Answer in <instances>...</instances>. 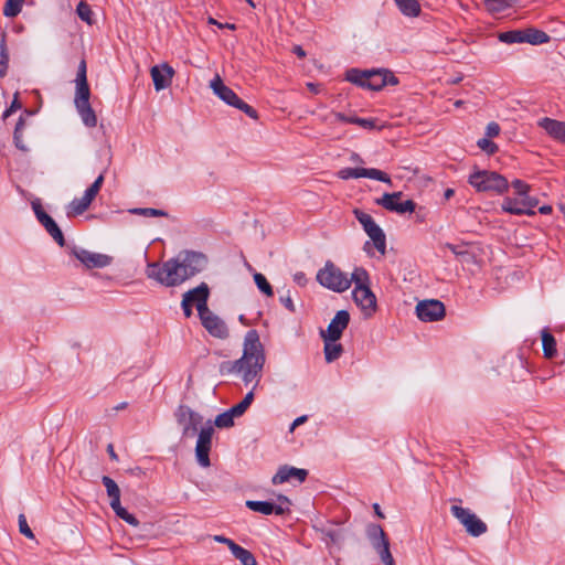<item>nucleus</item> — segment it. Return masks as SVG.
<instances>
[{
  "label": "nucleus",
  "mask_w": 565,
  "mask_h": 565,
  "mask_svg": "<svg viewBox=\"0 0 565 565\" xmlns=\"http://www.w3.org/2000/svg\"><path fill=\"white\" fill-rule=\"evenodd\" d=\"M213 540L215 542L223 543V544L227 545V547L230 548L231 552H233V548L238 545L233 540L227 539V537H225L223 535H215L213 537Z\"/></svg>",
  "instance_id": "nucleus-59"
},
{
  "label": "nucleus",
  "mask_w": 565,
  "mask_h": 565,
  "mask_svg": "<svg viewBox=\"0 0 565 565\" xmlns=\"http://www.w3.org/2000/svg\"><path fill=\"white\" fill-rule=\"evenodd\" d=\"M90 204L92 202H88L85 196L76 198L70 203L67 215H81L88 210Z\"/></svg>",
  "instance_id": "nucleus-38"
},
{
  "label": "nucleus",
  "mask_w": 565,
  "mask_h": 565,
  "mask_svg": "<svg viewBox=\"0 0 565 565\" xmlns=\"http://www.w3.org/2000/svg\"><path fill=\"white\" fill-rule=\"evenodd\" d=\"M266 361L265 350L260 342L259 334L256 330H248L244 338L243 355L233 361L221 364V372L238 373L242 375L243 382L247 385L255 382V388L262 377L263 367ZM254 401V390L249 391L245 397L236 405L232 406L231 414L236 417L242 416Z\"/></svg>",
  "instance_id": "nucleus-1"
},
{
  "label": "nucleus",
  "mask_w": 565,
  "mask_h": 565,
  "mask_svg": "<svg viewBox=\"0 0 565 565\" xmlns=\"http://www.w3.org/2000/svg\"><path fill=\"white\" fill-rule=\"evenodd\" d=\"M366 234L373 241L375 248L384 255L386 250V237L383 230L379 225H375L372 230H369Z\"/></svg>",
  "instance_id": "nucleus-28"
},
{
  "label": "nucleus",
  "mask_w": 565,
  "mask_h": 565,
  "mask_svg": "<svg viewBox=\"0 0 565 565\" xmlns=\"http://www.w3.org/2000/svg\"><path fill=\"white\" fill-rule=\"evenodd\" d=\"M350 322V313L347 310H340L335 313L327 330H321V338L329 340H340L343 331L348 328Z\"/></svg>",
  "instance_id": "nucleus-16"
},
{
  "label": "nucleus",
  "mask_w": 565,
  "mask_h": 565,
  "mask_svg": "<svg viewBox=\"0 0 565 565\" xmlns=\"http://www.w3.org/2000/svg\"><path fill=\"white\" fill-rule=\"evenodd\" d=\"M542 344H543V353L547 359H552L556 355V340L552 333L547 330L542 332Z\"/></svg>",
  "instance_id": "nucleus-31"
},
{
  "label": "nucleus",
  "mask_w": 565,
  "mask_h": 565,
  "mask_svg": "<svg viewBox=\"0 0 565 565\" xmlns=\"http://www.w3.org/2000/svg\"><path fill=\"white\" fill-rule=\"evenodd\" d=\"M232 554L236 559H238L243 565H257L255 556L246 548L237 545L233 548Z\"/></svg>",
  "instance_id": "nucleus-41"
},
{
  "label": "nucleus",
  "mask_w": 565,
  "mask_h": 565,
  "mask_svg": "<svg viewBox=\"0 0 565 565\" xmlns=\"http://www.w3.org/2000/svg\"><path fill=\"white\" fill-rule=\"evenodd\" d=\"M455 43V40L450 38H439V41L435 44H430L428 46V51L433 53H443V54H450L454 53L455 50L452 47V44Z\"/></svg>",
  "instance_id": "nucleus-35"
},
{
  "label": "nucleus",
  "mask_w": 565,
  "mask_h": 565,
  "mask_svg": "<svg viewBox=\"0 0 565 565\" xmlns=\"http://www.w3.org/2000/svg\"><path fill=\"white\" fill-rule=\"evenodd\" d=\"M500 131H501V128H500L499 124H497L495 121H491L487 125L486 136L488 138H494V137L499 136Z\"/></svg>",
  "instance_id": "nucleus-57"
},
{
  "label": "nucleus",
  "mask_w": 565,
  "mask_h": 565,
  "mask_svg": "<svg viewBox=\"0 0 565 565\" xmlns=\"http://www.w3.org/2000/svg\"><path fill=\"white\" fill-rule=\"evenodd\" d=\"M324 343V358L328 363L338 360L342 352V344L338 343L339 340H329L328 338H322Z\"/></svg>",
  "instance_id": "nucleus-27"
},
{
  "label": "nucleus",
  "mask_w": 565,
  "mask_h": 565,
  "mask_svg": "<svg viewBox=\"0 0 565 565\" xmlns=\"http://www.w3.org/2000/svg\"><path fill=\"white\" fill-rule=\"evenodd\" d=\"M294 280L299 285V286H305L307 284V278H306V275L301 271L299 273H296L294 275Z\"/></svg>",
  "instance_id": "nucleus-64"
},
{
  "label": "nucleus",
  "mask_w": 565,
  "mask_h": 565,
  "mask_svg": "<svg viewBox=\"0 0 565 565\" xmlns=\"http://www.w3.org/2000/svg\"><path fill=\"white\" fill-rule=\"evenodd\" d=\"M338 177L342 180L370 178L384 183L392 184L391 178L387 173L374 168H344L338 172Z\"/></svg>",
  "instance_id": "nucleus-13"
},
{
  "label": "nucleus",
  "mask_w": 565,
  "mask_h": 565,
  "mask_svg": "<svg viewBox=\"0 0 565 565\" xmlns=\"http://www.w3.org/2000/svg\"><path fill=\"white\" fill-rule=\"evenodd\" d=\"M76 108H77V111L83 120V122L87 126V127H95L96 124H97V117H96V114L94 111V109L92 108L90 104H85V105H75Z\"/></svg>",
  "instance_id": "nucleus-30"
},
{
  "label": "nucleus",
  "mask_w": 565,
  "mask_h": 565,
  "mask_svg": "<svg viewBox=\"0 0 565 565\" xmlns=\"http://www.w3.org/2000/svg\"><path fill=\"white\" fill-rule=\"evenodd\" d=\"M24 0H6L3 14L8 18L17 17L22 9Z\"/></svg>",
  "instance_id": "nucleus-44"
},
{
  "label": "nucleus",
  "mask_w": 565,
  "mask_h": 565,
  "mask_svg": "<svg viewBox=\"0 0 565 565\" xmlns=\"http://www.w3.org/2000/svg\"><path fill=\"white\" fill-rule=\"evenodd\" d=\"M308 476V471L306 469L289 467L287 465L281 466L276 475L273 477V484H281L284 482L289 481L295 478L299 482H303Z\"/></svg>",
  "instance_id": "nucleus-22"
},
{
  "label": "nucleus",
  "mask_w": 565,
  "mask_h": 565,
  "mask_svg": "<svg viewBox=\"0 0 565 565\" xmlns=\"http://www.w3.org/2000/svg\"><path fill=\"white\" fill-rule=\"evenodd\" d=\"M521 203L524 210H527V212H524L526 215H534L535 212L533 209L539 204V200L532 196H529L527 194L524 196H521Z\"/></svg>",
  "instance_id": "nucleus-53"
},
{
  "label": "nucleus",
  "mask_w": 565,
  "mask_h": 565,
  "mask_svg": "<svg viewBox=\"0 0 565 565\" xmlns=\"http://www.w3.org/2000/svg\"><path fill=\"white\" fill-rule=\"evenodd\" d=\"M383 51L379 52L380 55H383V54H394V53H397V52H404L405 51V47L398 45L397 43H393V42H387L385 41L383 44ZM381 47V45H379V49Z\"/></svg>",
  "instance_id": "nucleus-54"
},
{
  "label": "nucleus",
  "mask_w": 565,
  "mask_h": 565,
  "mask_svg": "<svg viewBox=\"0 0 565 565\" xmlns=\"http://www.w3.org/2000/svg\"><path fill=\"white\" fill-rule=\"evenodd\" d=\"M214 434V428L211 424L206 427H203L198 436V441L195 446V457L201 467L207 468L211 466L210 461V451L212 447V436Z\"/></svg>",
  "instance_id": "nucleus-11"
},
{
  "label": "nucleus",
  "mask_w": 565,
  "mask_h": 565,
  "mask_svg": "<svg viewBox=\"0 0 565 565\" xmlns=\"http://www.w3.org/2000/svg\"><path fill=\"white\" fill-rule=\"evenodd\" d=\"M210 87L212 88L213 93L227 105L242 110L252 119L258 118L256 109L242 100L232 88L226 86L220 75H216L211 81Z\"/></svg>",
  "instance_id": "nucleus-5"
},
{
  "label": "nucleus",
  "mask_w": 565,
  "mask_h": 565,
  "mask_svg": "<svg viewBox=\"0 0 565 565\" xmlns=\"http://www.w3.org/2000/svg\"><path fill=\"white\" fill-rule=\"evenodd\" d=\"M537 125L544 129L551 138L557 142L565 143V121L544 117L539 120Z\"/></svg>",
  "instance_id": "nucleus-21"
},
{
  "label": "nucleus",
  "mask_w": 565,
  "mask_h": 565,
  "mask_svg": "<svg viewBox=\"0 0 565 565\" xmlns=\"http://www.w3.org/2000/svg\"><path fill=\"white\" fill-rule=\"evenodd\" d=\"M210 297V288L206 282H201L198 287L188 290L183 298L195 305L198 313H204Z\"/></svg>",
  "instance_id": "nucleus-20"
},
{
  "label": "nucleus",
  "mask_w": 565,
  "mask_h": 565,
  "mask_svg": "<svg viewBox=\"0 0 565 565\" xmlns=\"http://www.w3.org/2000/svg\"><path fill=\"white\" fill-rule=\"evenodd\" d=\"M367 71H361L358 68H351L347 71L345 73V79L351 82L352 84H355L360 87L366 88L367 84Z\"/></svg>",
  "instance_id": "nucleus-33"
},
{
  "label": "nucleus",
  "mask_w": 565,
  "mask_h": 565,
  "mask_svg": "<svg viewBox=\"0 0 565 565\" xmlns=\"http://www.w3.org/2000/svg\"><path fill=\"white\" fill-rule=\"evenodd\" d=\"M9 65V52L6 44V38L0 42V77H4Z\"/></svg>",
  "instance_id": "nucleus-46"
},
{
  "label": "nucleus",
  "mask_w": 565,
  "mask_h": 565,
  "mask_svg": "<svg viewBox=\"0 0 565 565\" xmlns=\"http://www.w3.org/2000/svg\"><path fill=\"white\" fill-rule=\"evenodd\" d=\"M445 305L436 299L419 301L416 306V315L425 322L438 321L445 317Z\"/></svg>",
  "instance_id": "nucleus-12"
},
{
  "label": "nucleus",
  "mask_w": 565,
  "mask_h": 565,
  "mask_svg": "<svg viewBox=\"0 0 565 565\" xmlns=\"http://www.w3.org/2000/svg\"><path fill=\"white\" fill-rule=\"evenodd\" d=\"M403 196V192L384 193L382 198L376 199L375 203L387 211L396 212L398 214L412 213L416 209V203L413 200L398 202Z\"/></svg>",
  "instance_id": "nucleus-10"
},
{
  "label": "nucleus",
  "mask_w": 565,
  "mask_h": 565,
  "mask_svg": "<svg viewBox=\"0 0 565 565\" xmlns=\"http://www.w3.org/2000/svg\"><path fill=\"white\" fill-rule=\"evenodd\" d=\"M246 507L254 511L262 513L264 515L276 514L284 515L289 513V509L287 507H282V504H276L269 501H246Z\"/></svg>",
  "instance_id": "nucleus-23"
},
{
  "label": "nucleus",
  "mask_w": 565,
  "mask_h": 565,
  "mask_svg": "<svg viewBox=\"0 0 565 565\" xmlns=\"http://www.w3.org/2000/svg\"><path fill=\"white\" fill-rule=\"evenodd\" d=\"M254 280H255V284L258 287V289L262 292H264L266 296L271 297L274 295L271 285L268 282V280L266 279V277L263 274L256 273L254 275Z\"/></svg>",
  "instance_id": "nucleus-49"
},
{
  "label": "nucleus",
  "mask_w": 565,
  "mask_h": 565,
  "mask_svg": "<svg viewBox=\"0 0 565 565\" xmlns=\"http://www.w3.org/2000/svg\"><path fill=\"white\" fill-rule=\"evenodd\" d=\"M102 482L106 488L107 494L110 499L109 504H110V508L114 510L115 514L119 519L127 522L128 524H130L132 526H138L139 521L137 520V518L134 514L129 513L120 504V489H119L118 484L108 476H104L102 478Z\"/></svg>",
  "instance_id": "nucleus-7"
},
{
  "label": "nucleus",
  "mask_w": 565,
  "mask_h": 565,
  "mask_svg": "<svg viewBox=\"0 0 565 565\" xmlns=\"http://www.w3.org/2000/svg\"><path fill=\"white\" fill-rule=\"evenodd\" d=\"M332 115L334 116L335 120H338V121L355 124V125H359L360 127L367 129V130H373V129L381 130L384 127V126H377L376 119H373V118H360L356 116H347L343 113H339V111H333Z\"/></svg>",
  "instance_id": "nucleus-25"
},
{
  "label": "nucleus",
  "mask_w": 565,
  "mask_h": 565,
  "mask_svg": "<svg viewBox=\"0 0 565 565\" xmlns=\"http://www.w3.org/2000/svg\"><path fill=\"white\" fill-rule=\"evenodd\" d=\"M206 265L207 258L204 254L185 250L162 264H148L146 275L166 287H175L202 273Z\"/></svg>",
  "instance_id": "nucleus-2"
},
{
  "label": "nucleus",
  "mask_w": 565,
  "mask_h": 565,
  "mask_svg": "<svg viewBox=\"0 0 565 565\" xmlns=\"http://www.w3.org/2000/svg\"><path fill=\"white\" fill-rule=\"evenodd\" d=\"M469 183L479 192H495L498 194L504 193L509 183L507 179L494 171H477L469 177Z\"/></svg>",
  "instance_id": "nucleus-4"
},
{
  "label": "nucleus",
  "mask_w": 565,
  "mask_h": 565,
  "mask_svg": "<svg viewBox=\"0 0 565 565\" xmlns=\"http://www.w3.org/2000/svg\"><path fill=\"white\" fill-rule=\"evenodd\" d=\"M470 243L461 242L460 244L445 243L444 248H448L456 257L466 263H476V255L470 253L467 247Z\"/></svg>",
  "instance_id": "nucleus-26"
},
{
  "label": "nucleus",
  "mask_w": 565,
  "mask_h": 565,
  "mask_svg": "<svg viewBox=\"0 0 565 565\" xmlns=\"http://www.w3.org/2000/svg\"><path fill=\"white\" fill-rule=\"evenodd\" d=\"M76 13L82 21L86 22L89 25L93 24V20H92L93 11L90 9V6L87 2L81 1L77 4Z\"/></svg>",
  "instance_id": "nucleus-48"
},
{
  "label": "nucleus",
  "mask_w": 565,
  "mask_h": 565,
  "mask_svg": "<svg viewBox=\"0 0 565 565\" xmlns=\"http://www.w3.org/2000/svg\"><path fill=\"white\" fill-rule=\"evenodd\" d=\"M103 183H104V173H100L98 175V178L93 182V184L88 188V190H90L93 193H95L97 195L102 189Z\"/></svg>",
  "instance_id": "nucleus-60"
},
{
  "label": "nucleus",
  "mask_w": 565,
  "mask_h": 565,
  "mask_svg": "<svg viewBox=\"0 0 565 565\" xmlns=\"http://www.w3.org/2000/svg\"><path fill=\"white\" fill-rule=\"evenodd\" d=\"M316 279L321 286L334 292H343L351 286L348 275L331 260H327L324 267L318 270Z\"/></svg>",
  "instance_id": "nucleus-3"
},
{
  "label": "nucleus",
  "mask_w": 565,
  "mask_h": 565,
  "mask_svg": "<svg viewBox=\"0 0 565 565\" xmlns=\"http://www.w3.org/2000/svg\"><path fill=\"white\" fill-rule=\"evenodd\" d=\"M90 204L92 202H88L85 196L76 198L70 203L67 215H81L88 210Z\"/></svg>",
  "instance_id": "nucleus-39"
},
{
  "label": "nucleus",
  "mask_w": 565,
  "mask_h": 565,
  "mask_svg": "<svg viewBox=\"0 0 565 565\" xmlns=\"http://www.w3.org/2000/svg\"><path fill=\"white\" fill-rule=\"evenodd\" d=\"M76 81H87L85 60H82L78 65Z\"/></svg>",
  "instance_id": "nucleus-61"
},
{
  "label": "nucleus",
  "mask_w": 565,
  "mask_h": 565,
  "mask_svg": "<svg viewBox=\"0 0 565 565\" xmlns=\"http://www.w3.org/2000/svg\"><path fill=\"white\" fill-rule=\"evenodd\" d=\"M181 306H182L184 316L186 318H190L192 316V306L193 305L190 301H188V299L182 298Z\"/></svg>",
  "instance_id": "nucleus-63"
},
{
  "label": "nucleus",
  "mask_w": 565,
  "mask_h": 565,
  "mask_svg": "<svg viewBox=\"0 0 565 565\" xmlns=\"http://www.w3.org/2000/svg\"><path fill=\"white\" fill-rule=\"evenodd\" d=\"M150 75L157 92L162 90L171 85L174 70L167 63L161 66H152Z\"/></svg>",
  "instance_id": "nucleus-19"
},
{
  "label": "nucleus",
  "mask_w": 565,
  "mask_h": 565,
  "mask_svg": "<svg viewBox=\"0 0 565 565\" xmlns=\"http://www.w3.org/2000/svg\"><path fill=\"white\" fill-rule=\"evenodd\" d=\"M19 531L29 539L34 537V534L30 529L24 514L19 515Z\"/></svg>",
  "instance_id": "nucleus-55"
},
{
  "label": "nucleus",
  "mask_w": 565,
  "mask_h": 565,
  "mask_svg": "<svg viewBox=\"0 0 565 565\" xmlns=\"http://www.w3.org/2000/svg\"><path fill=\"white\" fill-rule=\"evenodd\" d=\"M177 423L182 427V437H193L202 423V416L186 405H180L175 411Z\"/></svg>",
  "instance_id": "nucleus-9"
},
{
  "label": "nucleus",
  "mask_w": 565,
  "mask_h": 565,
  "mask_svg": "<svg viewBox=\"0 0 565 565\" xmlns=\"http://www.w3.org/2000/svg\"><path fill=\"white\" fill-rule=\"evenodd\" d=\"M450 512L463 525L469 535L478 537L488 531L487 524L468 509L454 504Z\"/></svg>",
  "instance_id": "nucleus-8"
},
{
  "label": "nucleus",
  "mask_w": 565,
  "mask_h": 565,
  "mask_svg": "<svg viewBox=\"0 0 565 565\" xmlns=\"http://www.w3.org/2000/svg\"><path fill=\"white\" fill-rule=\"evenodd\" d=\"M497 35H547L546 31L529 26L522 30H510L499 32Z\"/></svg>",
  "instance_id": "nucleus-47"
},
{
  "label": "nucleus",
  "mask_w": 565,
  "mask_h": 565,
  "mask_svg": "<svg viewBox=\"0 0 565 565\" xmlns=\"http://www.w3.org/2000/svg\"><path fill=\"white\" fill-rule=\"evenodd\" d=\"M90 204L92 202H88L85 196L76 198L70 203L67 215H81L88 210Z\"/></svg>",
  "instance_id": "nucleus-37"
},
{
  "label": "nucleus",
  "mask_w": 565,
  "mask_h": 565,
  "mask_svg": "<svg viewBox=\"0 0 565 565\" xmlns=\"http://www.w3.org/2000/svg\"><path fill=\"white\" fill-rule=\"evenodd\" d=\"M366 88L380 90L386 85H397L398 78L387 68L367 70Z\"/></svg>",
  "instance_id": "nucleus-15"
},
{
  "label": "nucleus",
  "mask_w": 565,
  "mask_h": 565,
  "mask_svg": "<svg viewBox=\"0 0 565 565\" xmlns=\"http://www.w3.org/2000/svg\"><path fill=\"white\" fill-rule=\"evenodd\" d=\"M24 125H25V121H24L23 117H20L15 125V128H14L13 141L18 149L25 152L29 150V148L24 145L23 138H22Z\"/></svg>",
  "instance_id": "nucleus-42"
},
{
  "label": "nucleus",
  "mask_w": 565,
  "mask_h": 565,
  "mask_svg": "<svg viewBox=\"0 0 565 565\" xmlns=\"http://www.w3.org/2000/svg\"><path fill=\"white\" fill-rule=\"evenodd\" d=\"M131 214L142 215L146 217H158V216H167V212L163 210L152 209V207H136L129 211Z\"/></svg>",
  "instance_id": "nucleus-50"
},
{
  "label": "nucleus",
  "mask_w": 565,
  "mask_h": 565,
  "mask_svg": "<svg viewBox=\"0 0 565 565\" xmlns=\"http://www.w3.org/2000/svg\"><path fill=\"white\" fill-rule=\"evenodd\" d=\"M366 535L384 565H394V558L390 551V541L383 527L379 524H369Z\"/></svg>",
  "instance_id": "nucleus-6"
},
{
  "label": "nucleus",
  "mask_w": 565,
  "mask_h": 565,
  "mask_svg": "<svg viewBox=\"0 0 565 565\" xmlns=\"http://www.w3.org/2000/svg\"><path fill=\"white\" fill-rule=\"evenodd\" d=\"M353 214H354L355 218L360 222V224L363 226V230L365 231V233L369 230H372L375 225H377L370 214H367L359 209H355L353 211Z\"/></svg>",
  "instance_id": "nucleus-45"
},
{
  "label": "nucleus",
  "mask_w": 565,
  "mask_h": 565,
  "mask_svg": "<svg viewBox=\"0 0 565 565\" xmlns=\"http://www.w3.org/2000/svg\"><path fill=\"white\" fill-rule=\"evenodd\" d=\"M280 301L281 303L291 312H295V305L292 302V299L289 295V291L287 292L286 296H281L280 297Z\"/></svg>",
  "instance_id": "nucleus-62"
},
{
  "label": "nucleus",
  "mask_w": 565,
  "mask_h": 565,
  "mask_svg": "<svg viewBox=\"0 0 565 565\" xmlns=\"http://www.w3.org/2000/svg\"><path fill=\"white\" fill-rule=\"evenodd\" d=\"M74 256L87 268H103L110 265L113 257L106 254L92 253L86 249H74Z\"/></svg>",
  "instance_id": "nucleus-18"
},
{
  "label": "nucleus",
  "mask_w": 565,
  "mask_h": 565,
  "mask_svg": "<svg viewBox=\"0 0 565 565\" xmlns=\"http://www.w3.org/2000/svg\"><path fill=\"white\" fill-rule=\"evenodd\" d=\"M515 3L516 0H484L486 9L491 13H501Z\"/></svg>",
  "instance_id": "nucleus-32"
},
{
  "label": "nucleus",
  "mask_w": 565,
  "mask_h": 565,
  "mask_svg": "<svg viewBox=\"0 0 565 565\" xmlns=\"http://www.w3.org/2000/svg\"><path fill=\"white\" fill-rule=\"evenodd\" d=\"M352 296L354 302L361 308L364 316L366 318L372 317L376 311V297L372 292L371 288H354Z\"/></svg>",
  "instance_id": "nucleus-17"
},
{
  "label": "nucleus",
  "mask_w": 565,
  "mask_h": 565,
  "mask_svg": "<svg viewBox=\"0 0 565 565\" xmlns=\"http://www.w3.org/2000/svg\"><path fill=\"white\" fill-rule=\"evenodd\" d=\"M234 417H236L234 414H231V409L220 414L215 418V426L218 428H228L234 425Z\"/></svg>",
  "instance_id": "nucleus-51"
},
{
  "label": "nucleus",
  "mask_w": 565,
  "mask_h": 565,
  "mask_svg": "<svg viewBox=\"0 0 565 565\" xmlns=\"http://www.w3.org/2000/svg\"><path fill=\"white\" fill-rule=\"evenodd\" d=\"M351 280V284H355V288H366L370 287V276L366 269L362 267H356L354 271L352 273L351 277L349 278Z\"/></svg>",
  "instance_id": "nucleus-36"
},
{
  "label": "nucleus",
  "mask_w": 565,
  "mask_h": 565,
  "mask_svg": "<svg viewBox=\"0 0 565 565\" xmlns=\"http://www.w3.org/2000/svg\"><path fill=\"white\" fill-rule=\"evenodd\" d=\"M90 90L87 81H76L75 105L89 103Z\"/></svg>",
  "instance_id": "nucleus-34"
},
{
  "label": "nucleus",
  "mask_w": 565,
  "mask_h": 565,
  "mask_svg": "<svg viewBox=\"0 0 565 565\" xmlns=\"http://www.w3.org/2000/svg\"><path fill=\"white\" fill-rule=\"evenodd\" d=\"M38 221L60 246L65 245V238L61 228L47 213H38Z\"/></svg>",
  "instance_id": "nucleus-24"
},
{
  "label": "nucleus",
  "mask_w": 565,
  "mask_h": 565,
  "mask_svg": "<svg viewBox=\"0 0 565 565\" xmlns=\"http://www.w3.org/2000/svg\"><path fill=\"white\" fill-rule=\"evenodd\" d=\"M420 0H395L401 12L407 17H417L420 13Z\"/></svg>",
  "instance_id": "nucleus-29"
},
{
  "label": "nucleus",
  "mask_w": 565,
  "mask_h": 565,
  "mask_svg": "<svg viewBox=\"0 0 565 565\" xmlns=\"http://www.w3.org/2000/svg\"><path fill=\"white\" fill-rule=\"evenodd\" d=\"M512 186L515 190V193L520 198L526 195V193L530 190V186L525 182H523L522 180H519V179H516L512 182Z\"/></svg>",
  "instance_id": "nucleus-56"
},
{
  "label": "nucleus",
  "mask_w": 565,
  "mask_h": 565,
  "mask_svg": "<svg viewBox=\"0 0 565 565\" xmlns=\"http://www.w3.org/2000/svg\"><path fill=\"white\" fill-rule=\"evenodd\" d=\"M21 103L18 100V96L15 95L14 99L12 100L10 107L3 113L2 118L6 120L12 113L20 109Z\"/></svg>",
  "instance_id": "nucleus-58"
},
{
  "label": "nucleus",
  "mask_w": 565,
  "mask_h": 565,
  "mask_svg": "<svg viewBox=\"0 0 565 565\" xmlns=\"http://www.w3.org/2000/svg\"><path fill=\"white\" fill-rule=\"evenodd\" d=\"M202 326L207 332L218 339H225L228 337V329L225 322L214 315L209 307L205 308L204 313H199Z\"/></svg>",
  "instance_id": "nucleus-14"
},
{
  "label": "nucleus",
  "mask_w": 565,
  "mask_h": 565,
  "mask_svg": "<svg viewBox=\"0 0 565 565\" xmlns=\"http://www.w3.org/2000/svg\"><path fill=\"white\" fill-rule=\"evenodd\" d=\"M551 38H499V40L507 44L512 43H530L532 45H540L548 42Z\"/></svg>",
  "instance_id": "nucleus-43"
},
{
  "label": "nucleus",
  "mask_w": 565,
  "mask_h": 565,
  "mask_svg": "<svg viewBox=\"0 0 565 565\" xmlns=\"http://www.w3.org/2000/svg\"><path fill=\"white\" fill-rule=\"evenodd\" d=\"M477 145L487 154H494L498 151V146L488 137L479 139Z\"/></svg>",
  "instance_id": "nucleus-52"
},
{
  "label": "nucleus",
  "mask_w": 565,
  "mask_h": 565,
  "mask_svg": "<svg viewBox=\"0 0 565 565\" xmlns=\"http://www.w3.org/2000/svg\"><path fill=\"white\" fill-rule=\"evenodd\" d=\"M502 210L504 212L515 214V215H522L524 212H527V210H524L521 203L520 199H512V198H505L502 202Z\"/></svg>",
  "instance_id": "nucleus-40"
}]
</instances>
